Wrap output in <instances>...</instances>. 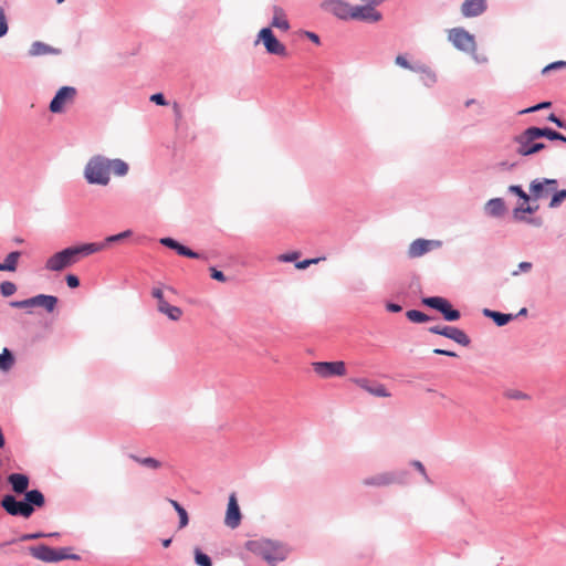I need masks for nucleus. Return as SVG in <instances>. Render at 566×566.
<instances>
[{
    "mask_svg": "<svg viewBox=\"0 0 566 566\" xmlns=\"http://www.w3.org/2000/svg\"><path fill=\"white\" fill-rule=\"evenodd\" d=\"M129 165L120 158H108L104 155H94L88 158L83 168V178L91 186L106 187L111 182L112 174L125 177Z\"/></svg>",
    "mask_w": 566,
    "mask_h": 566,
    "instance_id": "1",
    "label": "nucleus"
},
{
    "mask_svg": "<svg viewBox=\"0 0 566 566\" xmlns=\"http://www.w3.org/2000/svg\"><path fill=\"white\" fill-rule=\"evenodd\" d=\"M245 548L253 555L265 560L270 566H276L289 556V547L277 541L269 538H255L245 543Z\"/></svg>",
    "mask_w": 566,
    "mask_h": 566,
    "instance_id": "2",
    "label": "nucleus"
},
{
    "mask_svg": "<svg viewBox=\"0 0 566 566\" xmlns=\"http://www.w3.org/2000/svg\"><path fill=\"white\" fill-rule=\"evenodd\" d=\"M24 499L18 501L13 495L7 494L1 500L2 509L12 516L30 517L34 507H42L45 503L44 495L39 490H31L23 493Z\"/></svg>",
    "mask_w": 566,
    "mask_h": 566,
    "instance_id": "3",
    "label": "nucleus"
},
{
    "mask_svg": "<svg viewBox=\"0 0 566 566\" xmlns=\"http://www.w3.org/2000/svg\"><path fill=\"white\" fill-rule=\"evenodd\" d=\"M407 478V471H388L380 472L363 479L361 483L365 486L384 488L391 484L403 483Z\"/></svg>",
    "mask_w": 566,
    "mask_h": 566,
    "instance_id": "4",
    "label": "nucleus"
},
{
    "mask_svg": "<svg viewBox=\"0 0 566 566\" xmlns=\"http://www.w3.org/2000/svg\"><path fill=\"white\" fill-rule=\"evenodd\" d=\"M260 42L269 54L283 57L287 55L286 46L276 39L271 28H263L259 31L255 44Z\"/></svg>",
    "mask_w": 566,
    "mask_h": 566,
    "instance_id": "5",
    "label": "nucleus"
},
{
    "mask_svg": "<svg viewBox=\"0 0 566 566\" xmlns=\"http://www.w3.org/2000/svg\"><path fill=\"white\" fill-rule=\"evenodd\" d=\"M422 304L437 310L448 322H455L461 317L458 310L453 308L450 302L441 296H429L422 298Z\"/></svg>",
    "mask_w": 566,
    "mask_h": 566,
    "instance_id": "6",
    "label": "nucleus"
},
{
    "mask_svg": "<svg viewBox=\"0 0 566 566\" xmlns=\"http://www.w3.org/2000/svg\"><path fill=\"white\" fill-rule=\"evenodd\" d=\"M449 41L460 51L475 53L474 35L463 28H453L449 31Z\"/></svg>",
    "mask_w": 566,
    "mask_h": 566,
    "instance_id": "7",
    "label": "nucleus"
},
{
    "mask_svg": "<svg viewBox=\"0 0 566 566\" xmlns=\"http://www.w3.org/2000/svg\"><path fill=\"white\" fill-rule=\"evenodd\" d=\"M76 93V88L73 86H62L59 88L49 105L50 112L53 114L63 113L66 106L74 102Z\"/></svg>",
    "mask_w": 566,
    "mask_h": 566,
    "instance_id": "8",
    "label": "nucleus"
},
{
    "mask_svg": "<svg viewBox=\"0 0 566 566\" xmlns=\"http://www.w3.org/2000/svg\"><path fill=\"white\" fill-rule=\"evenodd\" d=\"M428 331L430 333H432V334L441 335V336H444V337H447L449 339H452V340H454L455 343H458L459 345H462V346H469L470 343H471L470 337L462 329H460L458 327H454V326H449V325L440 326V325H436V326L429 327Z\"/></svg>",
    "mask_w": 566,
    "mask_h": 566,
    "instance_id": "9",
    "label": "nucleus"
},
{
    "mask_svg": "<svg viewBox=\"0 0 566 566\" xmlns=\"http://www.w3.org/2000/svg\"><path fill=\"white\" fill-rule=\"evenodd\" d=\"M375 6L370 1H367L366 4L353 6L350 19L369 23L378 22L381 19V13L375 9Z\"/></svg>",
    "mask_w": 566,
    "mask_h": 566,
    "instance_id": "10",
    "label": "nucleus"
},
{
    "mask_svg": "<svg viewBox=\"0 0 566 566\" xmlns=\"http://www.w3.org/2000/svg\"><path fill=\"white\" fill-rule=\"evenodd\" d=\"M314 371L322 378H329L333 376H344L346 374V366L344 361H315L313 363Z\"/></svg>",
    "mask_w": 566,
    "mask_h": 566,
    "instance_id": "11",
    "label": "nucleus"
},
{
    "mask_svg": "<svg viewBox=\"0 0 566 566\" xmlns=\"http://www.w3.org/2000/svg\"><path fill=\"white\" fill-rule=\"evenodd\" d=\"M151 295L157 300V310L161 314L166 315L171 321H178L182 316V311L180 307L170 305L164 297L163 290L159 287H154L151 291Z\"/></svg>",
    "mask_w": 566,
    "mask_h": 566,
    "instance_id": "12",
    "label": "nucleus"
},
{
    "mask_svg": "<svg viewBox=\"0 0 566 566\" xmlns=\"http://www.w3.org/2000/svg\"><path fill=\"white\" fill-rule=\"evenodd\" d=\"M441 245L442 242L439 240L416 239L409 244L407 254L410 259H417Z\"/></svg>",
    "mask_w": 566,
    "mask_h": 566,
    "instance_id": "13",
    "label": "nucleus"
},
{
    "mask_svg": "<svg viewBox=\"0 0 566 566\" xmlns=\"http://www.w3.org/2000/svg\"><path fill=\"white\" fill-rule=\"evenodd\" d=\"M322 9L331 12L342 20H348L352 15V7L345 0H325L321 4Z\"/></svg>",
    "mask_w": 566,
    "mask_h": 566,
    "instance_id": "14",
    "label": "nucleus"
},
{
    "mask_svg": "<svg viewBox=\"0 0 566 566\" xmlns=\"http://www.w3.org/2000/svg\"><path fill=\"white\" fill-rule=\"evenodd\" d=\"M99 248L101 247L95 245L94 242H90V243H82V244H77V245H71V247L65 248L64 250L69 254V258H70L72 264H75L83 258L98 253Z\"/></svg>",
    "mask_w": 566,
    "mask_h": 566,
    "instance_id": "15",
    "label": "nucleus"
},
{
    "mask_svg": "<svg viewBox=\"0 0 566 566\" xmlns=\"http://www.w3.org/2000/svg\"><path fill=\"white\" fill-rule=\"evenodd\" d=\"M556 179L549 178H537L534 179L530 184V191L532 193L533 199L538 200L545 196H547L551 191L555 190L557 187Z\"/></svg>",
    "mask_w": 566,
    "mask_h": 566,
    "instance_id": "16",
    "label": "nucleus"
},
{
    "mask_svg": "<svg viewBox=\"0 0 566 566\" xmlns=\"http://www.w3.org/2000/svg\"><path fill=\"white\" fill-rule=\"evenodd\" d=\"M537 138L538 137L535 134V127H528L522 134L515 136L514 143L516 144V154L521 156H527V148H531L532 144H534V140Z\"/></svg>",
    "mask_w": 566,
    "mask_h": 566,
    "instance_id": "17",
    "label": "nucleus"
},
{
    "mask_svg": "<svg viewBox=\"0 0 566 566\" xmlns=\"http://www.w3.org/2000/svg\"><path fill=\"white\" fill-rule=\"evenodd\" d=\"M352 381L357 385L359 388L364 389L368 394L375 397L386 398L389 397L390 394L382 384L371 381L367 378H353Z\"/></svg>",
    "mask_w": 566,
    "mask_h": 566,
    "instance_id": "18",
    "label": "nucleus"
},
{
    "mask_svg": "<svg viewBox=\"0 0 566 566\" xmlns=\"http://www.w3.org/2000/svg\"><path fill=\"white\" fill-rule=\"evenodd\" d=\"M73 265L70 258H69V254L66 253V251L63 249L56 253H54L53 255H51L46 261H45V269L48 271H51V272H61L63 271L64 269L69 268Z\"/></svg>",
    "mask_w": 566,
    "mask_h": 566,
    "instance_id": "19",
    "label": "nucleus"
},
{
    "mask_svg": "<svg viewBox=\"0 0 566 566\" xmlns=\"http://www.w3.org/2000/svg\"><path fill=\"white\" fill-rule=\"evenodd\" d=\"M29 553L35 559H39V560L45 562V563H57V562H60V558H61L56 554V548H52L44 544L29 547Z\"/></svg>",
    "mask_w": 566,
    "mask_h": 566,
    "instance_id": "20",
    "label": "nucleus"
},
{
    "mask_svg": "<svg viewBox=\"0 0 566 566\" xmlns=\"http://www.w3.org/2000/svg\"><path fill=\"white\" fill-rule=\"evenodd\" d=\"M241 522V512L235 497V494H231L229 496L228 507L226 512L224 524L234 530L240 525Z\"/></svg>",
    "mask_w": 566,
    "mask_h": 566,
    "instance_id": "21",
    "label": "nucleus"
},
{
    "mask_svg": "<svg viewBox=\"0 0 566 566\" xmlns=\"http://www.w3.org/2000/svg\"><path fill=\"white\" fill-rule=\"evenodd\" d=\"M488 9L486 0H464L461 13L464 18H474L483 14Z\"/></svg>",
    "mask_w": 566,
    "mask_h": 566,
    "instance_id": "22",
    "label": "nucleus"
},
{
    "mask_svg": "<svg viewBox=\"0 0 566 566\" xmlns=\"http://www.w3.org/2000/svg\"><path fill=\"white\" fill-rule=\"evenodd\" d=\"M159 242L164 247L175 250L179 255L191 258V259L202 258V255L200 253L192 251L191 249L179 243L177 240H175L172 238H161L159 240Z\"/></svg>",
    "mask_w": 566,
    "mask_h": 566,
    "instance_id": "23",
    "label": "nucleus"
},
{
    "mask_svg": "<svg viewBox=\"0 0 566 566\" xmlns=\"http://www.w3.org/2000/svg\"><path fill=\"white\" fill-rule=\"evenodd\" d=\"M484 213L491 218H502L506 212V206L502 198H492L484 205Z\"/></svg>",
    "mask_w": 566,
    "mask_h": 566,
    "instance_id": "24",
    "label": "nucleus"
},
{
    "mask_svg": "<svg viewBox=\"0 0 566 566\" xmlns=\"http://www.w3.org/2000/svg\"><path fill=\"white\" fill-rule=\"evenodd\" d=\"M272 19H271V27L280 29L282 31H287L290 29V22L286 18L285 10L280 6H273L272 7Z\"/></svg>",
    "mask_w": 566,
    "mask_h": 566,
    "instance_id": "25",
    "label": "nucleus"
},
{
    "mask_svg": "<svg viewBox=\"0 0 566 566\" xmlns=\"http://www.w3.org/2000/svg\"><path fill=\"white\" fill-rule=\"evenodd\" d=\"M8 482L10 483L13 492L17 494H23L28 491L29 488V476L22 473H11L8 476Z\"/></svg>",
    "mask_w": 566,
    "mask_h": 566,
    "instance_id": "26",
    "label": "nucleus"
},
{
    "mask_svg": "<svg viewBox=\"0 0 566 566\" xmlns=\"http://www.w3.org/2000/svg\"><path fill=\"white\" fill-rule=\"evenodd\" d=\"M413 72H417L421 75V82L427 87H431L437 83V74L424 64H416Z\"/></svg>",
    "mask_w": 566,
    "mask_h": 566,
    "instance_id": "27",
    "label": "nucleus"
},
{
    "mask_svg": "<svg viewBox=\"0 0 566 566\" xmlns=\"http://www.w3.org/2000/svg\"><path fill=\"white\" fill-rule=\"evenodd\" d=\"M59 50L52 48L51 45L41 42L35 41L31 44L29 49V55L30 56H40V55H48V54H57Z\"/></svg>",
    "mask_w": 566,
    "mask_h": 566,
    "instance_id": "28",
    "label": "nucleus"
},
{
    "mask_svg": "<svg viewBox=\"0 0 566 566\" xmlns=\"http://www.w3.org/2000/svg\"><path fill=\"white\" fill-rule=\"evenodd\" d=\"M132 234H133L132 230H125L120 233L108 235L101 242H94V243H95V245L101 247L99 252H102V251L106 250L109 244L119 243L123 240L132 237Z\"/></svg>",
    "mask_w": 566,
    "mask_h": 566,
    "instance_id": "29",
    "label": "nucleus"
},
{
    "mask_svg": "<svg viewBox=\"0 0 566 566\" xmlns=\"http://www.w3.org/2000/svg\"><path fill=\"white\" fill-rule=\"evenodd\" d=\"M482 314L485 317H489V318L493 319V322L497 326H504V325H506L509 322H511L514 318V316L512 314H504V313H500V312L492 311V310H489V308H484L482 311Z\"/></svg>",
    "mask_w": 566,
    "mask_h": 566,
    "instance_id": "30",
    "label": "nucleus"
},
{
    "mask_svg": "<svg viewBox=\"0 0 566 566\" xmlns=\"http://www.w3.org/2000/svg\"><path fill=\"white\" fill-rule=\"evenodd\" d=\"M36 306H41L46 310V312L52 313L57 304V297L53 295L46 294H38L35 295Z\"/></svg>",
    "mask_w": 566,
    "mask_h": 566,
    "instance_id": "31",
    "label": "nucleus"
},
{
    "mask_svg": "<svg viewBox=\"0 0 566 566\" xmlns=\"http://www.w3.org/2000/svg\"><path fill=\"white\" fill-rule=\"evenodd\" d=\"M535 134L537 135L538 138L546 137L549 140H560L563 143H566V137L564 135L548 127H535Z\"/></svg>",
    "mask_w": 566,
    "mask_h": 566,
    "instance_id": "32",
    "label": "nucleus"
},
{
    "mask_svg": "<svg viewBox=\"0 0 566 566\" xmlns=\"http://www.w3.org/2000/svg\"><path fill=\"white\" fill-rule=\"evenodd\" d=\"M20 255L21 253L19 251L10 252L6 256L4 262L0 263V271H15Z\"/></svg>",
    "mask_w": 566,
    "mask_h": 566,
    "instance_id": "33",
    "label": "nucleus"
},
{
    "mask_svg": "<svg viewBox=\"0 0 566 566\" xmlns=\"http://www.w3.org/2000/svg\"><path fill=\"white\" fill-rule=\"evenodd\" d=\"M14 356L10 349L3 348L0 354V369L2 371H9L14 365Z\"/></svg>",
    "mask_w": 566,
    "mask_h": 566,
    "instance_id": "34",
    "label": "nucleus"
},
{
    "mask_svg": "<svg viewBox=\"0 0 566 566\" xmlns=\"http://www.w3.org/2000/svg\"><path fill=\"white\" fill-rule=\"evenodd\" d=\"M407 318L412 323H426L430 321V317L424 314L423 312L417 311V310H409L406 312Z\"/></svg>",
    "mask_w": 566,
    "mask_h": 566,
    "instance_id": "35",
    "label": "nucleus"
},
{
    "mask_svg": "<svg viewBox=\"0 0 566 566\" xmlns=\"http://www.w3.org/2000/svg\"><path fill=\"white\" fill-rule=\"evenodd\" d=\"M552 192L553 196L548 203V207L555 209L558 208L562 205V202L566 199V189L557 190L556 188Z\"/></svg>",
    "mask_w": 566,
    "mask_h": 566,
    "instance_id": "36",
    "label": "nucleus"
},
{
    "mask_svg": "<svg viewBox=\"0 0 566 566\" xmlns=\"http://www.w3.org/2000/svg\"><path fill=\"white\" fill-rule=\"evenodd\" d=\"M538 209V206L527 205L525 207H516L513 211V216L516 220H525V217L522 213H534Z\"/></svg>",
    "mask_w": 566,
    "mask_h": 566,
    "instance_id": "37",
    "label": "nucleus"
},
{
    "mask_svg": "<svg viewBox=\"0 0 566 566\" xmlns=\"http://www.w3.org/2000/svg\"><path fill=\"white\" fill-rule=\"evenodd\" d=\"M130 458L133 460H135L136 462H138L139 464L144 465V467H147V468H150V469H158L160 467V462L154 458H139V457H136V455H130Z\"/></svg>",
    "mask_w": 566,
    "mask_h": 566,
    "instance_id": "38",
    "label": "nucleus"
},
{
    "mask_svg": "<svg viewBox=\"0 0 566 566\" xmlns=\"http://www.w3.org/2000/svg\"><path fill=\"white\" fill-rule=\"evenodd\" d=\"M10 306L14 308H31L36 306V300L33 296L22 301H11Z\"/></svg>",
    "mask_w": 566,
    "mask_h": 566,
    "instance_id": "39",
    "label": "nucleus"
},
{
    "mask_svg": "<svg viewBox=\"0 0 566 566\" xmlns=\"http://www.w3.org/2000/svg\"><path fill=\"white\" fill-rule=\"evenodd\" d=\"M71 547H60L56 548V554L60 556V562L64 559H72V560H78L81 557L77 554L71 553Z\"/></svg>",
    "mask_w": 566,
    "mask_h": 566,
    "instance_id": "40",
    "label": "nucleus"
},
{
    "mask_svg": "<svg viewBox=\"0 0 566 566\" xmlns=\"http://www.w3.org/2000/svg\"><path fill=\"white\" fill-rule=\"evenodd\" d=\"M195 562L199 566H212L211 558L199 548L195 549Z\"/></svg>",
    "mask_w": 566,
    "mask_h": 566,
    "instance_id": "41",
    "label": "nucleus"
},
{
    "mask_svg": "<svg viewBox=\"0 0 566 566\" xmlns=\"http://www.w3.org/2000/svg\"><path fill=\"white\" fill-rule=\"evenodd\" d=\"M9 32V22L3 7L0 6V39Z\"/></svg>",
    "mask_w": 566,
    "mask_h": 566,
    "instance_id": "42",
    "label": "nucleus"
},
{
    "mask_svg": "<svg viewBox=\"0 0 566 566\" xmlns=\"http://www.w3.org/2000/svg\"><path fill=\"white\" fill-rule=\"evenodd\" d=\"M17 286L10 281H4L0 284V292L4 297L11 296L15 293Z\"/></svg>",
    "mask_w": 566,
    "mask_h": 566,
    "instance_id": "43",
    "label": "nucleus"
},
{
    "mask_svg": "<svg viewBox=\"0 0 566 566\" xmlns=\"http://www.w3.org/2000/svg\"><path fill=\"white\" fill-rule=\"evenodd\" d=\"M509 192L516 195L524 202H528L531 197L523 190V188L518 185H512L509 187Z\"/></svg>",
    "mask_w": 566,
    "mask_h": 566,
    "instance_id": "44",
    "label": "nucleus"
},
{
    "mask_svg": "<svg viewBox=\"0 0 566 566\" xmlns=\"http://www.w3.org/2000/svg\"><path fill=\"white\" fill-rule=\"evenodd\" d=\"M395 63L398 66L410 70V71H413V67H416V64L415 65L410 64L403 55H397L395 59Z\"/></svg>",
    "mask_w": 566,
    "mask_h": 566,
    "instance_id": "45",
    "label": "nucleus"
},
{
    "mask_svg": "<svg viewBox=\"0 0 566 566\" xmlns=\"http://www.w3.org/2000/svg\"><path fill=\"white\" fill-rule=\"evenodd\" d=\"M43 537H46V533H41V532L28 533V534L21 535L19 541L25 542V541H32V539L43 538Z\"/></svg>",
    "mask_w": 566,
    "mask_h": 566,
    "instance_id": "46",
    "label": "nucleus"
},
{
    "mask_svg": "<svg viewBox=\"0 0 566 566\" xmlns=\"http://www.w3.org/2000/svg\"><path fill=\"white\" fill-rule=\"evenodd\" d=\"M533 264L531 262H521L517 266V270L512 273V275L516 276L520 273H526L532 270Z\"/></svg>",
    "mask_w": 566,
    "mask_h": 566,
    "instance_id": "47",
    "label": "nucleus"
},
{
    "mask_svg": "<svg viewBox=\"0 0 566 566\" xmlns=\"http://www.w3.org/2000/svg\"><path fill=\"white\" fill-rule=\"evenodd\" d=\"M177 513L179 516V528L186 527L189 523L187 511L182 507L181 510L178 509Z\"/></svg>",
    "mask_w": 566,
    "mask_h": 566,
    "instance_id": "48",
    "label": "nucleus"
},
{
    "mask_svg": "<svg viewBox=\"0 0 566 566\" xmlns=\"http://www.w3.org/2000/svg\"><path fill=\"white\" fill-rule=\"evenodd\" d=\"M211 277L218 282H227V276L223 274V272L217 270L216 268L210 269Z\"/></svg>",
    "mask_w": 566,
    "mask_h": 566,
    "instance_id": "49",
    "label": "nucleus"
},
{
    "mask_svg": "<svg viewBox=\"0 0 566 566\" xmlns=\"http://www.w3.org/2000/svg\"><path fill=\"white\" fill-rule=\"evenodd\" d=\"M150 101L154 102L157 105H160V106H166L168 104V102L166 101L164 94H161V93L153 94L150 96Z\"/></svg>",
    "mask_w": 566,
    "mask_h": 566,
    "instance_id": "50",
    "label": "nucleus"
},
{
    "mask_svg": "<svg viewBox=\"0 0 566 566\" xmlns=\"http://www.w3.org/2000/svg\"><path fill=\"white\" fill-rule=\"evenodd\" d=\"M319 260H321L319 258L303 260V261L297 262L295 266L300 270H304V269L308 268L311 264L318 263Z\"/></svg>",
    "mask_w": 566,
    "mask_h": 566,
    "instance_id": "51",
    "label": "nucleus"
},
{
    "mask_svg": "<svg viewBox=\"0 0 566 566\" xmlns=\"http://www.w3.org/2000/svg\"><path fill=\"white\" fill-rule=\"evenodd\" d=\"M565 66H566V62L565 61H556V62H553V63L546 65L543 69V73H546V72L552 71V70L562 69V67H565Z\"/></svg>",
    "mask_w": 566,
    "mask_h": 566,
    "instance_id": "52",
    "label": "nucleus"
},
{
    "mask_svg": "<svg viewBox=\"0 0 566 566\" xmlns=\"http://www.w3.org/2000/svg\"><path fill=\"white\" fill-rule=\"evenodd\" d=\"M411 465L423 475V478H424V480L427 482L430 481L429 476L427 475L426 468H424V465L420 461L415 460V461L411 462Z\"/></svg>",
    "mask_w": 566,
    "mask_h": 566,
    "instance_id": "53",
    "label": "nucleus"
},
{
    "mask_svg": "<svg viewBox=\"0 0 566 566\" xmlns=\"http://www.w3.org/2000/svg\"><path fill=\"white\" fill-rule=\"evenodd\" d=\"M65 281H66L67 286L71 289H75L80 285V280L74 274L66 275Z\"/></svg>",
    "mask_w": 566,
    "mask_h": 566,
    "instance_id": "54",
    "label": "nucleus"
},
{
    "mask_svg": "<svg viewBox=\"0 0 566 566\" xmlns=\"http://www.w3.org/2000/svg\"><path fill=\"white\" fill-rule=\"evenodd\" d=\"M544 148H545V144H543V143H536V142L534 140V144H532V147H531V148H527V150H526V151H528V153H527V156L533 155V154H535V153H537V151H539V150H542V149H544Z\"/></svg>",
    "mask_w": 566,
    "mask_h": 566,
    "instance_id": "55",
    "label": "nucleus"
},
{
    "mask_svg": "<svg viewBox=\"0 0 566 566\" xmlns=\"http://www.w3.org/2000/svg\"><path fill=\"white\" fill-rule=\"evenodd\" d=\"M433 353L436 355H444V356H449V357H457V354L454 352L447 350V349H441V348L433 349Z\"/></svg>",
    "mask_w": 566,
    "mask_h": 566,
    "instance_id": "56",
    "label": "nucleus"
},
{
    "mask_svg": "<svg viewBox=\"0 0 566 566\" xmlns=\"http://www.w3.org/2000/svg\"><path fill=\"white\" fill-rule=\"evenodd\" d=\"M297 258V253L282 254L279 259L283 262H292Z\"/></svg>",
    "mask_w": 566,
    "mask_h": 566,
    "instance_id": "57",
    "label": "nucleus"
},
{
    "mask_svg": "<svg viewBox=\"0 0 566 566\" xmlns=\"http://www.w3.org/2000/svg\"><path fill=\"white\" fill-rule=\"evenodd\" d=\"M386 308H387V311L392 312V313H399L402 310V307L396 303H388L386 305Z\"/></svg>",
    "mask_w": 566,
    "mask_h": 566,
    "instance_id": "58",
    "label": "nucleus"
},
{
    "mask_svg": "<svg viewBox=\"0 0 566 566\" xmlns=\"http://www.w3.org/2000/svg\"><path fill=\"white\" fill-rule=\"evenodd\" d=\"M548 120L556 124V126H558L560 128L564 127V123L555 114H551L548 116Z\"/></svg>",
    "mask_w": 566,
    "mask_h": 566,
    "instance_id": "59",
    "label": "nucleus"
},
{
    "mask_svg": "<svg viewBox=\"0 0 566 566\" xmlns=\"http://www.w3.org/2000/svg\"><path fill=\"white\" fill-rule=\"evenodd\" d=\"M305 35L315 44H319V36L316 33L307 31Z\"/></svg>",
    "mask_w": 566,
    "mask_h": 566,
    "instance_id": "60",
    "label": "nucleus"
},
{
    "mask_svg": "<svg viewBox=\"0 0 566 566\" xmlns=\"http://www.w3.org/2000/svg\"><path fill=\"white\" fill-rule=\"evenodd\" d=\"M537 111H539V108L537 107V105H534L528 108L520 111V114L533 113V112H537Z\"/></svg>",
    "mask_w": 566,
    "mask_h": 566,
    "instance_id": "61",
    "label": "nucleus"
},
{
    "mask_svg": "<svg viewBox=\"0 0 566 566\" xmlns=\"http://www.w3.org/2000/svg\"><path fill=\"white\" fill-rule=\"evenodd\" d=\"M526 222L531 223V224H534L536 227H539L542 224L541 220L539 219H536V218H531V219H526L525 220Z\"/></svg>",
    "mask_w": 566,
    "mask_h": 566,
    "instance_id": "62",
    "label": "nucleus"
},
{
    "mask_svg": "<svg viewBox=\"0 0 566 566\" xmlns=\"http://www.w3.org/2000/svg\"><path fill=\"white\" fill-rule=\"evenodd\" d=\"M510 397L514 398V399H522V398H525L526 396L521 391H516L514 394H511Z\"/></svg>",
    "mask_w": 566,
    "mask_h": 566,
    "instance_id": "63",
    "label": "nucleus"
},
{
    "mask_svg": "<svg viewBox=\"0 0 566 566\" xmlns=\"http://www.w3.org/2000/svg\"><path fill=\"white\" fill-rule=\"evenodd\" d=\"M169 503L172 505V507L178 512V509L181 510L182 506L175 500H169Z\"/></svg>",
    "mask_w": 566,
    "mask_h": 566,
    "instance_id": "64",
    "label": "nucleus"
}]
</instances>
